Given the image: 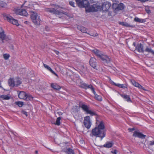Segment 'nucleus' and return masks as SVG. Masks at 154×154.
<instances>
[{"label":"nucleus","mask_w":154,"mask_h":154,"mask_svg":"<svg viewBox=\"0 0 154 154\" xmlns=\"http://www.w3.org/2000/svg\"><path fill=\"white\" fill-rule=\"evenodd\" d=\"M57 114H58L59 115H62V113L61 112H58Z\"/></svg>","instance_id":"49530a36"},{"label":"nucleus","mask_w":154,"mask_h":154,"mask_svg":"<svg viewBox=\"0 0 154 154\" xmlns=\"http://www.w3.org/2000/svg\"><path fill=\"white\" fill-rule=\"evenodd\" d=\"M15 12L16 14L23 16H26L28 14L26 11L24 9H16Z\"/></svg>","instance_id":"9d476101"},{"label":"nucleus","mask_w":154,"mask_h":154,"mask_svg":"<svg viewBox=\"0 0 154 154\" xmlns=\"http://www.w3.org/2000/svg\"><path fill=\"white\" fill-rule=\"evenodd\" d=\"M3 57L5 60H7L10 57V55L8 54H3Z\"/></svg>","instance_id":"e433bc0d"},{"label":"nucleus","mask_w":154,"mask_h":154,"mask_svg":"<svg viewBox=\"0 0 154 154\" xmlns=\"http://www.w3.org/2000/svg\"><path fill=\"white\" fill-rule=\"evenodd\" d=\"M22 83V82L21 79L19 78H15V86H18Z\"/></svg>","instance_id":"bb28decb"},{"label":"nucleus","mask_w":154,"mask_h":154,"mask_svg":"<svg viewBox=\"0 0 154 154\" xmlns=\"http://www.w3.org/2000/svg\"><path fill=\"white\" fill-rule=\"evenodd\" d=\"M35 153H36V154H38V151H35Z\"/></svg>","instance_id":"8fccbe9b"},{"label":"nucleus","mask_w":154,"mask_h":154,"mask_svg":"<svg viewBox=\"0 0 154 154\" xmlns=\"http://www.w3.org/2000/svg\"><path fill=\"white\" fill-rule=\"evenodd\" d=\"M69 4L72 6L73 7H75V6H74L75 3L73 2L72 1L69 2Z\"/></svg>","instance_id":"ea45409f"},{"label":"nucleus","mask_w":154,"mask_h":154,"mask_svg":"<svg viewBox=\"0 0 154 154\" xmlns=\"http://www.w3.org/2000/svg\"><path fill=\"white\" fill-rule=\"evenodd\" d=\"M133 136L135 137H137L142 139H144L146 136L142 134V133L135 131L134 132Z\"/></svg>","instance_id":"ddd939ff"},{"label":"nucleus","mask_w":154,"mask_h":154,"mask_svg":"<svg viewBox=\"0 0 154 154\" xmlns=\"http://www.w3.org/2000/svg\"><path fill=\"white\" fill-rule=\"evenodd\" d=\"M33 97L30 94H27V96L25 100L26 101H32L33 100Z\"/></svg>","instance_id":"7c9ffc66"},{"label":"nucleus","mask_w":154,"mask_h":154,"mask_svg":"<svg viewBox=\"0 0 154 154\" xmlns=\"http://www.w3.org/2000/svg\"><path fill=\"white\" fill-rule=\"evenodd\" d=\"M112 152L113 154H117V150H116V149H115V150H114V151Z\"/></svg>","instance_id":"c03bdc74"},{"label":"nucleus","mask_w":154,"mask_h":154,"mask_svg":"<svg viewBox=\"0 0 154 154\" xmlns=\"http://www.w3.org/2000/svg\"><path fill=\"white\" fill-rule=\"evenodd\" d=\"M27 21H25V23H27Z\"/></svg>","instance_id":"3c124183"},{"label":"nucleus","mask_w":154,"mask_h":154,"mask_svg":"<svg viewBox=\"0 0 154 154\" xmlns=\"http://www.w3.org/2000/svg\"><path fill=\"white\" fill-rule=\"evenodd\" d=\"M154 145V140L153 141H150L149 143L148 146L149 147L151 146Z\"/></svg>","instance_id":"58836bf2"},{"label":"nucleus","mask_w":154,"mask_h":154,"mask_svg":"<svg viewBox=\"0 0 154 154\" xmlns=\"http://www.w3.org/2000/svg\"><path fill=\"white\" fill-rule=\"evenodd\" d=\"M119 24L122 26H127V27H132V26L130 25L129 24H128L126 22H120L119 23Z\"/></svg>","instance_id":"72a5a7b5"},{"label":"nucleus","mask_w":154,"mask_h":154,"mask_svg":"<svg viewBox=\"0 0 154 154\" xmlns=\"http://www.w3.org/2000/svg\"><path fill=\"white\" fill-rule=\"evenodd\" d=\"M134 20L136 22L140 23H144L146 21L145 19H140L136 17L134 18Z\"/></svg>","instance_id":"c85d7f7f"},{"label":"nucleus","mask_w":154,"mask_h":154,"mask_svg":"<svg viewBox=\"0 0 154 154\" xmlns=\"http://www.w3.org/2000/svg\"><path fill=\"white\" fill-rule=\"evenodd\" d=\"M92 92L94 95L95 98L99 101H101L102 100V97L101 96L98 95L95 92L94 88L92 91Z\"/></svg>","instance_id":"4be33fe9"},{"label":"nucleus","mask_w":154,"mask_h":154,"mask_svg":"<svg viewBox=\"0 0 154 154\" xmlns=\"http://www.w3.org/2000/svg\"><path fill=\"white\" fill-rule=\"evenodd\" d=\"M79 106L87 114H90L91 116L97 115V114L95 112L89 109V106L86 105L84 102L80 101L79 102Z\"/></svg>","instance_id":"7ed1b4c3"},{"label":"nucleus","mask_w":154,"mask_h":154,"mask_svg":"<svg viewBox=\"0 0 154 154\" xmlns=\"http://www.w3.org/2000/svg\"><path fill=\"white\" fill-rule=\"evenodd\" d=\"M128 130L129 131H130L131 132L134 130V128H129Z\"/></svg>","instance_id":"37998d69"},{"label":"nucleus","mask_w":154,"mask_h":154,"mask_svg":"<svg viewBox=\"0 0 154 154\" xmlns=\"http://www.w3.org/2000/svg\"><path fill=\"white\" fill-rule=\"evenodd\" d=\"M66 154H74L73 150L70 148H68L66 151Z\"/></svg>","instance_id":"2f4dec72"},{"label":"nucleus","mask_w":154,"mask_h":154,"mask_svg":"<svg viewBox=\"0 0 154 154\" xmlns=\"http://www.w3.org/2000/svg\"><path fill=\"white\" fill-rule=\"evenodd\" d=\"M30 17L35 25H38L40 24L41 20L40 16L37 13L33 12L31 15Z\"/></svg>","instance_id":"20e7f679"},{"label":"nucleus","mask_w":154,"mask_h":154,"mask_svg":"<svg viewBox=\"0 0 154 154\" xmlns=\"http://www.w3.org/2000/svg\"><path fill=\"white\" fill-rule=\"evenodd\" d=\"M153 46L154 47V43H153Z\"/></svg>","instance_id":"603ef678"},{"label":"nucleus","mask_w":154,"mask_h":154,"mask_svg":"<svg viewBox=\"0 0 154 154\" xmlns=\"http://www.w3.org/2000/svg\"><path fill=\"white\" fill-rule=\"evenodd\" d=\"M144 51L149 53H151L152 54L154 55V51L152 49L150 48L148 46L146 47Z\"/></svg>","instance_id":"cd10ccee"},{"label":"nucleus","mask_w":154,"mask_h":154,"mask_svg":"<svg viewBox=\"0 0 154 154\" xmlns=\"http://www.w3.org/2000/svg\"><path fill=\"white\" fill-rule=\"evenodd\" d=\"M15 103L19 107H21L23 105V103L20 101H17Z\"/></svg>","instance_id":"c9c22d12"},{"label":"nucleus","mask_w":154,"mask_h":154,"mask_svg":"<svg viewBox=\"0 0 154 154\" xmlns=\"http://www.w3.org/2000/svg\"><path fill=\"white\" fill-rule=\"evenodd\" d=\"M77 28L83 33H86L87 32V29L85 27L81 26H77Z\"/></svg>","instance_id":"a878e982"},{"label":"nucleus","mask_w":154,"mask_h":154,"mask_svg":"<svg viewBox=\"0 0 154 154\" xmlns=\"http://www.w3.org/2000/svg\"><path fill=\"white\" fill-rule=\"evenodd\" d=\"M92 52L94 53L97 56L100 58L103 61H105L108 63L111 61V59L107 56L101 54L100 52L97 49L92 50Z\"/></svg>","instance_id":"39448f33"},{"label":"nucleus","mask_w":154,"mask_h":154,"mask_svg":"<svg viewBox=\"0 0 154 154\" xmlns=\"http://www.w3.org/2000/svg\"><path fill=\"white\" fill-rule=\"evenodd\" d=\"M114 144L113 141H107L106 143L103 145L104 147L109 148L112 147Z\"/></svg>","instance_id":"5701e85b"},{"label":"nucleus","mask_w":154,"mask_h":154,"mask_svg":"<svg viewBox=\"0 0 154 154\" xmlns=\"http://www.w3.org/2000/svg\"><path fill=\"white\" fill-rule=\"evenodd\" d=\"M80 87L85 89L90 88L92 91L94 89L93 86L91 85H88L87 84L82 82L80 83Z\"/></svg>","instance_id":"dca6fc26"},{"label":"nucleus","mask_w":154,"mask_h":154,"mask_svg":"<svg viewBox=\"0 0 154 154\" xmlns=\"http://www.w3.org/2000/svg\"><path fill=\"white\" fill-rule=\"evenodd\" d=\"M55 53H56V54H57V55H58L59 54V52L58 51H55Z\"/></svg>","instance_id":"de8ad7c7"},{"label":"nucleus","mask_w":154,"mask_h":154,"mask_svg":"<svg viewBox=\"0 0 154 154\" xmlns=\"http://www.w3.org/2000/svg\"><path fill=\"white\" fill-rule=\"evenodd\" d=\"M110 81L111 84L115 86H117L119 88L124 89L127 88V85L126 84H120L119 83H116L114 82L112 80H110Z\"/></svg>","instance_id":"4468645a"},{"label":"nucleus","mask_w":154,"mask_h":154,"mask_svg":"<svg viewBox=\"0 0 154 154\" xmlns=\"http://www.w3.org/2000/svg\"><path fill=\"white\" fill-rule=\"evenodd\" d=\"M111 4L109 2L106 1L104 2L100 6V8L102 9L103 11H106L108 12V15L109 16H111V12H110L109 11L111 7Z\"/></svg>","instance_id":"423d86ee"},{"label":"nucleus","mask_w":154,"mask_h":154,"mask_svg":"<svg viewBox=\"0 0 154 154\" xmlns=\"http://www.w3.org/2000/svg\"><path fill=\"white\" fill-rule=\"evenodd\" d=\"M96 125L94 128L92 129L91 133L93 136L100 138L102 140L106 135V132L104 130V123L102 121H100L96 120Z\"/></svg>","instance_id":"f257e3e1"},{"label":"nucleus","mask_w":154,"mask_h":154,"mask_svg":"<svg viewBox=\"0 0 154 154\" xmlns=\"http://www.w3.org/2000/svg\"><path fill=\"white\" fill-rule=\"evenodd\" d=\"M6 35L2 28L0 27V39L2 41L1 43H4L3 41L6 38Z\"/></svg>","instance_id":"f8f14e48"},{"label":"nucleus","mask_w":154,"mask_h":154,"mask_svg":"<svg viewBox=\"0 0 154 154\" xmlns=\"http://www.w3.org/2000/svg\"><path fill=\"white\" fill-rule=\"evenodd\" d=\"M89 64L92 67L94 68H95L97 66L96 59L93 57L91 58L90 60Z\"/></svg>","instance_id":"6ab92c4d"},{"label":"nucleus","mask_w":154,"mask_h":154,"mask_svg":"<svg viewBox=\"0 0 154 154\" xmlns=\"http://www.w3.org/2000/svg\"><path fill=\"white\" fill-rule=\"evenodd\" d=\"M43 66L44 67L49 71L52 73L54 74L56 76H57V75L51 69V68L46 64H44Z\"/></svg>","instance_id":"b1692460"},{"label":"nucleus","mask_w":154,"mask_h":154,"mask_svg":"<svg viewBox=\"0 0 154 154\" xmlns=\"http://www.w3.org/2000/svg\"><path fill=\"white\" fill-rule=\"evenodd\" d=\"M83 124L85 127L87 129H89L92 124L90 117L88 116L84 117Z\"/></svg>","instance_id":"6e6552de"},{"label":"nucleus","mask_w":154,"mask_h":154,"mask_svg":"<svg viewBox=\"0 0 154 154\" xmlns=\"http://www.w3.org/2000/svg\"><path fill=\"white\" fill-rule=\"evenodd\" d=\"M112 8L114 12L117 13L120 11L123 10L125 8L124 4L120 3L119 4L117 3H113L112 5Z\"/></svg>","instance_id":"0eeeda50"},{"label":"nucleus","mask_w":154,"mask_h":154,"mask_svg":"<svg viewBox=\"0 0 154 154\" xmlns=\"http://www.w3.org/2000/svg\"><path fill=\"white\" fill-rule=\"evenodd\" d=\"M18 95L20 99L25 100L27 96V94L25 92L21 91L19 93Z\"/></svg>","instance_id":"aec40b11"},{"label":"nucleus","mask_w":154,"mask_h":154,"mask_svg":"<svg viewBox=\"0 0 154 154\" xmlns=\"http://www.w3.org/2000/svg\"><path fill=\"white\" fill-rule=\"evenodd\" d=\"M45 10L47 12L53 13L54 14H55L56 15L60 14L61 13L59 11L56 10L55 9L53 8H46L45 9Z\"/></svg>","instance_id":"9b49d317"},{"label":"nucleus","mask_w":154,"mask_h":154,"mask_svg":"<svg viewBox=\"0 0 154 154\" xmlns=\"http://www.w3.org/2000/svg\"><path fill=\"white\" fill-rule=\"evenodd\" d=\"M131 84L135 87L138 88L139 89H141L143 90H146L144 88L140 85L137 82L134 80H131Z\"/></svg>","instance_id":"f3484780"},{"label":"nucleus","mask_w":154,"mask_h":154,"mask_svg":"<svg viewBox=\"0 0 154 154\" xmlns=\"http://www.w3.org/2000/svg\"><path fill=\"white\" fill-rule=\"evenodd\" d=\"M22 113L26 115V116L27 117V116H28V114H27V113L25 111H23V110L22 111Z\"/></svg>","instance_id":"a19ab883"},{"label":"nucleus","mask_w":154,"mask_h":154,"mask_svg":"<svg viewBox=\"0 0 154 154\" xmlns=\"http://www.w3.org/2000/svg\"><path fill=\"white\" fill-rule=\"evenodd\" d=\"M97 34H96L95 35H91L93 36H97Z\"/></svg>","instance_id":"09e8293b"},{"label":"nucleus","mask_w":154,"mask_h":154,"mask_svg":"<svg viewBox=\"0 0 154 154\" xmlns=\"http://www.w3.org/2000/svg\"><path fill=\"white\" fill-rule=\"evenodd\" d=\"M4 19L12 24L18 26L19 25L17 20L14 19L11 16H6L4 17Z\"/></svg>","instance_id":"1a4fd4ad"},{"label":"nucleus","mask_w":154,"mask_h":154,"mask_svg":"<svg viewBox=\"0 0 154 154\" xmlns=\"http://www.w3.org/2000/svg\"><path fill=\"white\" fill-rule=\"evenodd\" d=\"M131 84L135 87L138 88L139 89H141L143 90H146L144 88L140 85L137 82L134 80H131Z\"/></svg>","instance_id":"a211bd4d"},{"label":"nucleus","mask_w":154,"mask_h":154,"mask_svg":"<svg viewBox=\"0 0 154 154\" xmlns=\"http://www.w3.org/2000/svg\"><path fill=\"white\" fill-rule=\"evenodd\" d=\"M51 86L52 88L57 90H59L61 88L57 84L52 83Z\"/></svg>","instance_id":"393cba45"},{"label":"nucleus","mask_w":154,"mask_h":154,"mask_svg":"<svg viewBox=\"0 0 154 154\" xmlns=\"http://www.w3.org/2000/svg\"><path fill=\"white\" fill-rule=\"evenodd\" d=\"M133 46H134V47H136L137 45L136 44V43L135 42H134L133 43Z\"/></svg>","instance_id":"a18cd8bd"},{"label":"nucleus","mask_w":154,"mask_h":154,"mask_svg":"<svg viewBox=\"0 0 154 154\" xmlns=\"http://www.w3.org/2000/svg\"><path fill=\"white\" fill-rule=\"evenodd\" d=\"M135 50L139 53L144 52L143 45L141 43L138 44L135 48Z\"/></svg>","instance_id":"2eb2a0df"},{"label":"nucleus","mask_w":154,"mask_h":154,"mask_svg":"<svg viewBox=\"0 0 154 154\" xmlns=\"http://www.w3.org/2000/svg\"><path fill=\"white\" fill-rule=\"evenodd\" d=\"M78 6L80 8H85L86 12H96L98 11V9L100 8V6L99 5H91L89 7V3L87 0H75Z\"/></svg>","instance_id":"f03ea898"},{"label":"nucleus","mask_w":154,"mask_h":154,"mask_svg":"<svg viewBox=\"0 0 154 154\" xmlns=\"http://www.w3.org/2000/svg\"><path fill=\"white\" fill-rule=\"evenodd\" d=\"M146 12L148 14H149L151 13V11L149 9H146Z\"/></svg>","instance_id":"79ce46f5"},{"label":"nucleus","mask_w":154,"mask_h":154,"mask_svg":"<svg viewBox=\"0 0 154 154\" xmlns=\"http://www.w3.org/2000/svg\"><path fill=\"white\" fill-rule=\"evenodd\" d=\"M121 96L124 99L126 100L127 102H131V100L130 98L129 95H122Z\"/></svg>","instance_id":"c756f323"},{"label":"nucleus","mask_w":154,"mask_h":154,"mask_svg":"<svg viewBox=\"0 0 154 154\" xmlns=\"http://www.w3.org/2000/svg\"><path fill=\"white\" fill-rule=\"evenodd\" d=\"M61 119V118L60 117H58L56 121L55 124L58 126L60 125V121Z\"/></svg>","instance_id":"f704fd0d"},{"label":"nucleus","mask_w":154,"mask_h":154,"mask_svg":"<svg viewBox=\"0 0 154 154\" xmlns=\"http://www.w3.org/2000/svg\"><path fill=\"white\" fill-rule=\"evenodd\" d=\"M5 3L3 2L0 0V7L3 8L5 5Z\"/></svg>","instance_id":"4c0bfd02"},{"label":"nucleus","mask_w":154,"mask_h":154,"mask_svg":"<svg viewBox=\"0 0 154 154\" xmlns=\"http://www.w3.org/2000/svg\"><path fill=\"white\" fill-rule=\"evenodd\" d=\"M8 83L9 85L11 87H14L15 86V79L10 78L8 80Z\"/></svg>","instance_id":"412c9836"},{"label":"nucleus","mask_w":154,"mask_h":154,"mask_svg":"<svg viewBox=\"0 0 154 154\" xmlns=\"http://www.w3.org/2000/svg\"><path fill=\"white\" fill-rule=\"evenodd\" d=\"M0 97L4 100H8L10 99V97L7 95H2L0 96Z\"/></svg>","instance_id":"473e14b6"}]
</instances>
